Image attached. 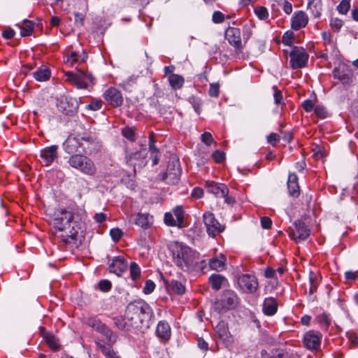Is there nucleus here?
I'll return each instance as SVG.
<instances>
[{
  "instance_id": "f257e3e1",
  "label": "nucleus",
  "mask_w": 358,
  "mask_h": 358,
  "mask_svg": "<svg viewBox=\"0 0 358 358\" xmlns=\"http://www.w3.org/2000/svg\"><path fill=\"white\" fill-rule=\"evenodd\" d=\"M50 223L56 230L64 233L63 240L68 243L69 238L76 239L78 230L84 223V215L75 208H58L50 215Z\"/></svg>"
},
{
  "instance_id": "f03ea898",
  "label": "nucleus",
  "mask_w": 358,
  "mask_h": 358,
  "mask_svg": "<svg viewBox=\"0 0 358 358\" xmlns=\"http://www.w3.org/2000/svg\"><path fill=\"white\" fill-rule=\"evenodd\" d=\"M168 247L174 264L182 270L189 271L197 264L198 254L187 245L178 241H173L169 244Z\"/></svg>"
},
{
  "instance_id": "7ed1b4c3",
  "label": "nucleus",
  "mask_w": 358,
  "mask_h": 358,
  "mask_svg": "<svg viewBox=\"0 0 358 358\" xmlns=\"http://www.w3.org/2000/svg\"><path fill=\"white\" fill-rule=\"evenodd\" d=\"M68 163L72 168L85 175L92 176L96 173V167L93 160L84 155H72L69 157Z\"/></svg>"
},
{
  "instance_id": "20e7f679",
  "label": "nucleus",
  "mask_w": 358,
  "mask_h": 358,
  "mask_svg": "<svg viewBox=\"0 0 358 358\" xmlns=\"http://www.w3.org/2000/svg\"><path fill=\"white\" fill-rule=\"evenodd\" d=\"M126 315L131 329H140L142 327L143 320L150 316V307L148 304H145L140 307L128 308Z\"/></svg>"
},
{
  "instance_id": "39448f33",
  "label": "nucleus",
  "mask_w": 358,
  "mask_h": 358,
  "mask_svg": "<svg viewBox=\"0 0 358 358\" xmlns=\"http://www.w3.org/2000/svg\"><path fill=\"white\" fill-rule=\"evenodd\" d=\"M239 303L237 294L231 290H225L214 303V309L219 312H226L235 308Z\"/></svg>"
},
{
  "instance_id": "423d86ee",
  "label": "nucleus",
  "mask_w": 358,
  "mask_h": 358,
  "mask_svg": "<svg viewBox=\"0 0 358 358\" xmlns=\"http://www.w3.org/2000/svg\"><path fill=\"white\" fill-rule=\"evenodd\" d=\"M65 76L66 80L78 89H86L94 81V77L90 73L81 69H78L76 72L68 71Z\"/></svg>"
},
{
  "instance_id": "0eeeda50",
  "label": "nucleus",
  "mask_w": 358,
  "mask_h": 358,
  "mask_svg": "<svg viewBox=\"0 0 358 358\" xmlns=\"http://www.w3.org/2000/svg\"><path fill=\"white\" fill-rule=\"evenodd\" d=\"M82 141L90 142V138L69 136L64 143V150L69 154L86 153V148Z\"/></svg>"
},
{
  "instance_id": "6e6552de",
  "label": "nucleus",
  "mask_w": 358,
  "mask_h": 358,
  "mask_svg": "<svg viewBox=\"0 0 358 358\" xmlns=\"http://www.w3.org/2000/svg\"><path fill=\"white\" fill-rule=\"evenodd\" d=\"M290 66L293 69L306 66L309 55L306 50L301 47H294L289 53Z\"/></svg>"
},
{
  "instance_id": "1a4fd4ad",
  "label": "nucleus",
  "mask_w": 358,
  "mask_h": 358,
  "mask_svg": "<svg viewBox=\"0 0 358 358\" xmlns=\"http://www.w3.org/2000/svg\"><path fill=\"white\" fill-rule=\"evenodd\" d=\"M148 151L145 148H142L138 152L127 154L125 156L126 163L133 167L134 171L136 169H141L147 164Z\"/></svg>"
},
{
  "instance_id": "9d476101",
  "label": "nucleus",
  "mask_w": 358,
  "mask_h": 358,
  "mask_svg": "<svg viewBox=\"0 0 358 358\" xmlns=\"http://www.w3.org/2000/svg\"><path fill=\"white\" fill-rule=\"evenodd\" d=\"M203 221L208 234L211 237H215L224 231V226L217 220L214 214L211 212L207 211L203 213Z\"/></svg>"
},
{
  "instance_id": "9b49d317",
  "label": "nucleus",
  "mask_w": 358,
  "mask_h": 358,
  "mask_svg": "<svg viewBox=\"0 0 358 358\" xmlns=\"http://www.w3.org/2000/svg\"><path fill=\"white\" fill-rule=\"evenodd\" d=\"M225 38L235 48L236 52H242L244 44L241 40V32L239 29L228 27L225 31Z\"/></svg>"
},
{
  "instance_id": "f8f14e48",
  "label": "nucleus",
  "mask_w": 358,
  "mask_h": 358,
  "mask_svg": "<svg viewBox=\"0 0 358 358\" xmlns=\"http://www.w3.org/2000/svg\"><path fill=\"white\" fill-rule=\"evenodd\" d=\"M294 228H289L288 230L289 236L296 241H303L310 235V229L301 220H297L294 223Z\"/></svg>"
},
{
  "instance_id": "ddd939ff",
  "label": "nucleus",
  "mask_w": 358,
  "mask_h": 358,
  "mask_svg": "<svg viewBox=\"0 0 358 358\" xmlns=\"http://www.w3.org/2000/svg\"><path fill=\"white\" fill-rule=\"evenodd\" d=\"M240 288L246 293H255L259 286L257 278L252 274H243L238 279Z\"/></svg>"
},
{
  "instance_id": "4468645a",
  "label": "nucleus",
  "mask_w": 358,
  "mask_h": 358,
  "mask_svg": "<svg viewBox=\"0 0 358 358\" xmlns=\"http://www.w3.org/2000/svg\"><path fill=\"white\" fill-rule=\"evenodd\" d=\"M77 100L69 96H61L57 99V108L66 115H71L76 112L78 108Z\"/></svg>"
},
{
  "instance_id": "2eb2a0df",
  "label": "nucleus",
  "mask_w": 358,
  "mask_h": 358,
  "mask_svg": "<svg viewBox=\"0 0 358 358\" xmlns=\"http://www.w3.org/2000/svg\"><path fill=\"white\" fill-rule=\"evenodd\" d=\"M87 324L105 336L109 342L113 343L116 342L117 336L113 335L112 331L99 320L94 317L89 318Z\"/></svg>"
},
{
  "instance_id": "dca6fc26",
  "label": "nucleus",
  "mask_w": 358,
  "mask_h": 358,
  "mask_svg": "<svg viewBox=\"0 0 358 358\" xmlns=\"http://www.w3.org/2000/svg\"><path fill=\"white\" fill-rule=\"evenodd\" d=\"M322 335L320 332L310 330L303 336V344L308 350H317L321 344Z\"/></svg>"
},
{
  "instance_id": "f3484780",
  "label": "nucleus",
  "mask_w": 358,
  "mask_h": 358,
  "mask_svg": "<svg viewBox=\"0 0 358 358\" xmlns=\"http://www.w3.org/2000/svg\"><path fill=\"white\" fill-rule=\"evenodd\" d=\"M103 96L105 101L113 107H119L123 103L122 93L115 87L107 89Z\"/></svg>"
},
{
  "instance_id": "a211bd4d",
  "label": "nucleus",
  "mask_w": 358,
  "mask_h": 358,
  "mask_svg": "<svg viewBox=\"0 0 358 358\" xmlns=\"http://www.w3.org/2000/svg\"><path fill=\"white\" fill-rule=\"evenodd\" d=\"M215 331L217 336L223 341V343L227 346H230L234 342V339L230 332L227 324L222 321L220 322L215 327Z\"/></svg>"
},
{
  "instance_id": "6ab92c4d",
  "label": "nucleus",
  "mask_w": 358,
  "mask_h": 358,
  "mask_svg": "<svg viewBox=\"0 0 358 358\" xmlns=\"http://www.w3.org/2000/svg\"><path fill=\"white\" fill-rule=\"evenodd\" d=\"M206 188L208 192L215 194L217 197L224 196L229 194V188L225 184L218 183L214 181H207Z\"/></svg>"
},
{
  "instance_id": "aec40b11",
  "label": "nucleus",
  "mask_w": 358,
  "mask_h": 358,
  "mask_svg": "<svg viewBox=\"0 0 358 358\" xmlns=\"http://www.w3.org/2000/svg\"><path fill=\"white\" fill-rule=\"evenodd\" d=\"M57 145H52L41 150V162L44 165H50L57 158Z\"/></svg>"
},
{
  "instance_id": "412c9836",
  "label": "nucleus",
  "mask_w": 358,
  "mask_h": 358,
  "mask_svg": "<svg viewBox=\"0 0 358 358\" xmlns=\"http://www.w3.org/2000/svg\"><path fill=\"white\" fill-rule=\"evenodd\" d=\"M155 334L162 342L168 341L171 336V329L169 324L164 320L159 321L157 325Z\"/></svg>"
},
{
  "instance_id": "4be33fe9",
  "label": "nucleus",
  "mask_w": 358,
  "mask_h": 358,
  "mask_svg": "<svg viewBox=\"0 0 358 358\" xmlns=\"http://www.w3.org/2000/svg\"><path fill=\"white\" fill-rule=\"evenodd\" d=\"M127 268V262L122 257H115L113 259L110 264V271L120 276L126 271Z\"/></svg>"
},
{
  "instance_id": "5701e85b",
  "label": "nucleus",
  "mask_w": 358,
  "mask_h": 358,
  "mask_svg": "<svg viewBox=\"0 0 358 358\" xmlns=\"http://www.w3.org/2000/svg\"><path fill=\"white\" fill-rule=\"evenodd\" d=\"M308 22V17L303 11L295 12L292 17V28L299 30L305 27Z\"/></svg>"
},
{
  "instance_id": "b1692460",
  "label": "nucleus",
  "mask_w": 358,
  "mask_h": 358,
  "mask_svg": "<svg viewBox=\"0 0 358 358\" xmlns=\"http://www.w3.org/2000/svg\"><path fill=\"white\" fill-rule=\"evenodd\" d=\"M278 310V303L275 299L273 297L266 298L262 306L263 313L268 316H272Z\"/></svg>"
},
{
  "instance_id": "393cba45",
  "label": "nucleus",
  "mask_w": 358,
  "mask_h": 358,
  "mask_svg": "<svg viewBox=\"0 0 358 358\" xmlns=\"http://www.w3.org/2000/svg\"><path fill=\"white\" fill-rule=\"evenodd\" d=\"M287 188L289 194L293 197H298L299 195V185L298 177L295 173H290L287 180Z\"/></svg>"
},
{
  "instance_id": "a878e982",
  "label": "nucleus",
  "mask_w": 358,
  "mask_h": 358,
  "mask_svg": "<svg viewBox=\"0 0 358 358\" xmlns=\"http://www.w3.org/2000/svg\"><path fill=\"white\" fill-rule=\"evenodd\" d=\"M226 257L220 254L218 256L211 258L209 260V266L211 269L222 271L225 268Z\"/></svg>"
},
{
  "instance_id": "bb28decb",
  "label": "nucleus",
  "mask_w": 358,
  "mask_h": 358,
  "mask_svg": "<svg viewBox=\"0 0 358 358\" xmlns=\"http://www.w3.org/2000/svg\"><path fill=\"white\" fill-rule=\"evenodd\" d=\"M96 344L106 358H121L110 345L102 344L100 342H96Z\"/></svg>"
},
{
  "instance_id": "cd10ccee",
  "label": "nucleus",
  "mask_w": 358,
  "mask_h": 358,
  "mask_svg": "<svg viewBox=\"0 0 358 358\" xmlns=\"http://www.w3.org/2000/svg\"><path fill=\"white\" fill-rule=\"evenodd\" d=\"M166 288L169 292L176 294L182 295L185 292V286L179 281L171 280L166 282Z\"/></svg>"
},
{
  "instance_id": "c85d7f7f",
  "label": "nucleus",
  "mask_w": 358,
  "mask_h": 358,
  "mask_svg": "<svg viewBox=\"0 0 358 358\" xmlns=\"http://www.w3.org/2000/svg\"><path fill=\"white\" fill-rule=\"evenodd\" d=\"M42 335L46 343L52 350L57 351L59 349L60 345L59 341L54 335L46 332H43Z\"/></svg>"
},
{
  "instance_id": "c756f323",
  "label": "nucleus",
  "mask_w": 358,
  "mask_h": 358,
  "mask_svg": "<svg viewBox=\"0 0 358 358\" xmlns=\"http://www.w3.org/2000/svg\"><path fill=\"white\" fill-rule=\"evenodd\" d=\"M322 4L321 0H309L308 3V9L310 10L315 17L321 15Z\"/></svg>"
},
{
  "instance_id": "7c9ffc66",
  "label": "nucleus",
  "mask_w": 358,
  "mask_h": 358,
  "mask_svg": "<svg viewBox=\"0 0 358 358\" xmlns=\"http://www.w3.org/2000/svg\"><path fill=\"white\" fill-rule=\"evenodd\" d=\"M152 217L149 214L138 213L135 219V224L142 228H148L150 226Z\"/></svg>"
},
{
  "instance_id": "2f4dec72",
  "label": "nucleus",
  "mask_w": 358,
  "mask_h": 358,
  "mask_svg": "<svg viewBox=\"0 0 358 358\" xmlns=\"http://www.w3.org/2000/svg\"><path fill=\"white\" fill-rule=\"evenodd\" d=\"M227 279L220 274H213L209 278V283L213 289L215 290L220 289Z\"/></svg>"
},
{
  "instance_id": "473e14b6",
  "label": "nucleus",
  "mask_w": 358,
  "mask_h": 358,
  "mask_svg": "<svg viewBox=\"0 0 358 358\" xmlns=\"http://www.w3.org/2000/svg\"><path fill=\"white\" fill-rule=\"evenodd\" d=\"M154 139L152 136H150L149 140V150L150 152V158L152 160V165H157L159 163V152L158 149L154 145Z\"/></svg>"
},
{
  "instance_id": "72a5a7b5",
  "label": "nucleus",
  "mask_w": 358,
  "mask_h": 358,
  "mask_svg": "<svg viewBox=\"0 0 358 358\" xmlns=\"http://www.w3.org/2000/svg\"><path fill=\"white\" fill-rule=\"evenodd\" d=\"M34 77L38 81H45L49 79L50 76V72L49 69L45 66H41L38 68L34 73Z\"/></svg>"
},
{
  "instance_id": "f704fd0d",
  "label": "nucleus",
  "mask_w": 358,
  "mask_h": 358,
  "mask_svg": "<svg viewBox=\"0 0 358 358\" xmlns=\"http://www.w3.org/2000/svg\"><path fill=\"white\" fill-rule=\"evenodd\" d=\"M169 81L170 85L174 90L181 88L184 84V78L182 76L177 74H171V76H169Z\"/></svg>"
},
{
  "instance_id": "c9c22d12",
  "label": "nucleus",
  "mask_w": 358,
  "mask_h": 358,
  "mask_svg": "<svg viewBox=\"0 0 358 358\" xmlns=\"http://www.w3.org/2000/svg\"><path fill=\"white\" fill-rule=\"evenodd\" d=\"M114 324L115 326L121 329L124 331H129L131 329L128 320L127 319V315L124 317H117L113 319Z\"/></svg>"
},
{
  "instance_id": "e433bc0d",
  "label": "nucleus",
  "mask_w": 358,
  "mask_h": 358,
  "mask_svg": "<svg viewBox=\"0 0 358 358\" xmlns=\"http://www.w3.org/2000/svg\"><path fill=\"white\" fill-rule=\"evenodd\" d=\"M34 22L30 20H25L22 26L20 27L21 31L20 34L22 36H30L34 30Z\"/></svg>"
},
{
  "instance_id": "4c0bfd02",
  "label": "nucleus",
  "mask_w": 358,
  "mask_h": 358,
  "mask_svg": "<svg viewBox=\"0 0 358 358\" xmlns=\"http://www.w3.org/2000/svg\"><path fill=\"white\" fill-rule=\"evenodd\" d=\"M184 210L181 206H178L173 209V214L176 217L177 226L182 228L184 225Z\"/></svg>"
},
{
  "instance_id": "58836bf2",
  "label": "nucleus",
  "mask_w": 358,
  "mask_h": 358,
  "mask_svg": "<svg viewBox=\"0 0 358 358\" xmlns=\"http://www.w3.org/2000/svg\"><path fill=\"white\" fill-rule=\"evenodd\" d=\"M322 36L326 50L329 49L334 51L335 49V43L331 38V33L329 31H324L322 33Z\"/></svg>"
},
{
  "instance_id": "ea45409f",
  "label": "nucleus",
  "mask_w": 358,
  "mask_h": 358,
  "mask_svg": "<svg viewBox=\"0 0 358 358\" xmlns=\"http://www.w3.org/2000/svg\"><path fill=\"white\" fill-rule=\"evenodd\" d=\"M309 282H310L309 294L312 295L317 291V285H318L317 276L312 271H310L309 273Z\"/></svg>"
},
{
  "instance_id": "a19ab883",
  "label": "nucleus",
  "mask_w": 358,
  "mask_h": 358,
  "mask_svg": "<svg viewBox=\"0 0 358 358\" xmlns=\"http://www.w3.org/2000/svg\"><path fill=\"white\" fill-rule=\"evenodd\" d=\"M350 0H342L337 6V10L339 13L345 15L350 8Z\"/></svg>"
},
{
  "instance_id": "79ce46f5",
  "label": "nucleus",
  "mask_w": 358,
  "mask_h": 358,
  "mask_svg": "<svg viewBox=\"0 0 358 358\" xmlns=\"http://www.w3.org/2000/svg\"><path fill=\"white\" fill-rule=\"evenodd\" d=\"M130 275L133 280H136L140 277L141 268L135 262H132L130 265Z\"/></svg>"
},
{
  "instance_id": "37998d69",
  "label": "nucleus",
  "mask_w": 358,
  "mask_h": 358,
  "mask_svg": "<svg viewBox=\"0 0 358 358\" xmlns=\"http://www.w3.org/2000/svg\"><path fill=\"white\" fill-rule=\"evenodd\" d=\"M255 13L260 20H266L268 17V12L265 7L257 6L255 8Z\"/></svg>"
},
{
  "instance_id": "c03bdc74",
  "label": "nucleus",
  "mask_w": 358,
  "mask_h": 358,
  "mask_svg": "<svg viewBox=\"0 0 358 358\" xmlns=\"http://www.w3.org/2000/svg\"><path fill=\"white\" fill-rule=\"evenodd\" d=\"M98 288L100 291L107 292L110 290L112 287V283L108 280H101L99 282Z\"/></svg>"
},
{
  "instance_id": "a18cd8bd",
  "label": "nucleus",
  "mask_w": 358,
  "mask_h": 358,
  "mask_svg": "<svg viewBox=\"0 0 358 358\" xmlns=\"http://www.w3.org/2000/svg\"><path fill=\"white\" fill-rule=\"evenodd\" d=\"M201 141L208 146L210 145L213 143L217 145V143L213 140L212 134L209 132L206 131L201 134Z\"/></svg>"
},
{
  "instance_id": "49530a36",
  "label": "nucleus",
  "mask_w": 358,
  "mask_h": 358,
  "mask_svg": "<svg viewBox=\"0 0 358 358\" xmlns=\"http://www.w3.org/2000/svg\"><path fill=\"white\" fill-rule=\"evenodd\" d=\"M330 25H331V29L334 31L338 32L340 31L341 28L343 27V22L342 20H341L339 18H333L331 20Z\"/></svg>"
},
{
  "instance_id": "de8ad7c7",
  "label": "nucleus",
  "mask_w": 358,
  "mask_h": 358,
  "mask_svg": "<svg viewBox=\"0 0 358 358\" xmlns=\"http://www.w3.org/2000/svg\"><path fill=\"white\" fill-rule=\"evenodd\" d=\"M122 135L127 139L134 141L135 140V133L132 128L125 127L122 130Z\"/></svg>"
},
{
  "instance_id": "09e8293b",
  "label": "nucleus",
  "mask_w": 358,
  "mask_h": 358,
  "mask_svg": "<svg viewBox=\"0 0 358 358\" xmlns=\"http://www.w3.org/2000/svg\"><path fill=\"white\" fill-rule=\"evenodd\" d=\"M220 93V85L217 83H212L210 85L208 94L211 97H217Z\"/></svg>"
},
{
  "instance_id": "8fccbe9b",
  "label": "nucleus",
  "mask_w": 358,
  "mask_h": 358,
  "mask_svg": "<svg viewBox=\"0 0 358 358\" xmlns=\"http://www.w3.org/2000/svg\"><path fill=\"white\" fill-rule=\"evenodd\" d=\"M273 90H274L273 98L275 101V103L277 105H280L282 103V93L280 90H278L276 87H273Z\"/></svg>"
},
{
  "instance_id": "3c124183",
  "label": "nucleus",
  "mask_w": 358,
  "mask_h": 358,
  "mask_svg": "<svg viewBox=\"0 0 358 358\" xmlns=\"http://www.w3.org/2000/svg\"><path fill=\"white\" fill-rule=\"evenodd\" d=\"M213 159L217 163H221L225 159V154L220 150H215L212 155Z\"/></svg>"
},
{
  "instance_id": "603ef678",
  "label": "nucleus",
  "mask_w": 358,
  "mask_h": 358,
  "mask_svg": "<svg viewBox=\"0 0 358 358\" xmlns=\"http://www.w3.org/2000/svg\"><path fill=\"white\" fill-rule=\"evenodd\" d=\"M252 34V25L251 24H245L243 27V41L244 43H246L250 36Z\"/></svg>"
},
{
  "instance_id": "864d4df0",
  "label": "nucleus",
  "mask_w": 358,
  "mask_h": 358,
  "mask_svg": "<svg viewBox=\"0 0 358 358\" xmlns=\"http://www.w3.org/2000/svg\"><path fill=\"white\" fill-rule=\"evenodd\" d=\"M225 15L220 11H215L213 14L212 20L214 23L219 24L224 22Z\"/></svg>"
},
{
  "instance_id": "5fc2aeb1",
  "label": "nucleus",
  "mask_w": 358,
  "mask_h": 358,
  "mask_svg": "<svg viewBox=\"0 0 358 358\" xmlns=\"http://www.w3.org/2000/svg\"><path fill=\"white\" fill-rule=\"evenodd\" d=\"M164 222L168 226H177V221L174 220L171 213H166L164 215Z\"/></svg>"
},
{
  "instance_id": "6e6d98bb",
  "label": "nucleus",
  "mask_w": 358,
  "mask_h": 358,
  "mask_svg": "<svg viewBox=\"0 0 358 358\" xmlns=\"http://www.w3.org/2000/svg\"><path fill=\"white\" fill-rule=\"evenodd\" d=\"M110 235L114 241H118L122 238L123 232L117 228L112 229Z\"/></svg>"
},
{
  "instance_id": "4d7b16f0",
  "label": "nucleus",
  "mask_w": 358,
  "mask_h": 358,
  "mask_svg": "<svg viewBox=\"0 0 358 358\" xmlns=\"http://www.w3.org/2000/svg\"><path fill=\"white\" fill-rule=\"evenodd\" d=\"M155 288V284L154 283V282L151 280H148L145 282V287H143V292L145 294H149L154 291Z\"/></svg>"
},
{
  "instance_id": "13d9d810",
  "label": "nucleus",
  "mask_w": 358,
  "mask_h": 358,
  "mask_svg": "<svg viewBox=\"0 0 358 358\" xmlns=\"http://www.w3.org/2000/svg\"><path fill=\"white\" fill-rule=\"evenodd\" d=\"M280 141V136L275 133H271L267 137V141L272 145H275Z\"/></svg>"
},
{
  "instance_id": "bf43d9fd",
  "label": "nucleus",
  "mask_w": 358,
  "mask_h": 358,
  "mask_svg": "<svg viewBox=\"0 0 358 358\" xmlns=\"http://www.w3.org/2000/svg\"><path fill=\"white\" fill-rule=\"evenodd\" d=\"M293 37L294 34L292 32L287 31L285 33L282 39V43L285 45H290L291 43H292Z\"/></svg>"
},
{
  "instance_id": "052dcab7",
  "label": "nucleus",
  "mask_w": 358,
  "mask_h": 358,
  "mask_svg": "<svg viewBox=\"0 0 358 358\" xmlns=\"http://www.w3.org/2000/svg\"><path fill=\"white\" fill-rule=\"evenodd\" d=\"M315 113L320 118H325L327 116V111L325 108L322 106H317L315 108Z\"/></svg>"
},
{
  "instance_id": "680f3d73",
  "label": "nucleus",
  "mask_w": 358,
  "mask_h": 358,
  "mask_svg": "<svg viewBox=\"0 0 358 358\" xmlns=\"http://www.w3.org/2000/svg\"><path fill=\"white\" fill-rule=\"evenodd\" d=\"M189 101L192 104L195 111L199 114L201 113V101L194 97L189 99Z\"/></svg>"
},
{
  "instance_id": "e2e57ef3",
  "label": "nucleus",
  "mask_w": 358,
  "mask_h": 358,
  "mask_svg": "<svg viewBox=\"0 0 358 358\" xmlns=\"http://www.w3.org/2000/svg\"><path fill=\"white\" fill-rule=\"evenodd\" d=\"M302 106L306 112H310L314 108V103L312 100L307 99L303 101Z\"/></svg>"
},
{
  "instance_id": "0e129e2a",
  "label": "nucleus",
  "mask_w": 358,
  "mask_h": 358,
  "mask_svg": "<svg viewBox=\"0 0 358 358\" xmlns=\"http://www.w3.org/2000/svg\"><path fill=\"white\" fill-rule=\"evenodd\" d=\"M261 224L264 229H270L272 225V221L268 217H262L261 218Z\"/></svg>"
},
{
  "instance_id": "69168bd1",
  "label": "nucleus",
  "mask_w": 358,
  "mask_h": 358,
  "mask_svg": "<svg viewBox=\"0 0 358 358\" xmlns=\"http://www.w3.org/2000/svg\"><path fill=\"white\" fill-rule=\"evenodd\" d=\"M79 61L78 55L76 52H72L71 55L67 57L66 62L70 63L71 65Z\"/></svg>"
},
{
  "instance_id": "338daca9",
  "label": "nucleus",
  "mask_w": 358,
  "mask_h": 358,
  "mask_svg": "<svg viewBox=\"0 0 358 358\" xmlns=\"http://www.w3.org/2000/svg\"><path fill=\"white\" fill-rule=\"evenodd\" d=\"M101 101H94L89 104L87 108L92 110H97L101 108Z\"/></svg>"
},
{
  "instance_id": "774afa93",
  "label": "nucleus",
  "mask_w": 358,
  "mask_h": 358,
  "mask_svg": "<svg viewBox=\"0 0 358 358\" xmlns=\"http://www.w3.org/2000/svg\"><path fill=\"white\" fill-rule=\"evenodd\" d=\"M203 195V190L201 188L196 187L193 189L192 196L194 198L199 199Z\"/></svg>"
}]
</instances>
